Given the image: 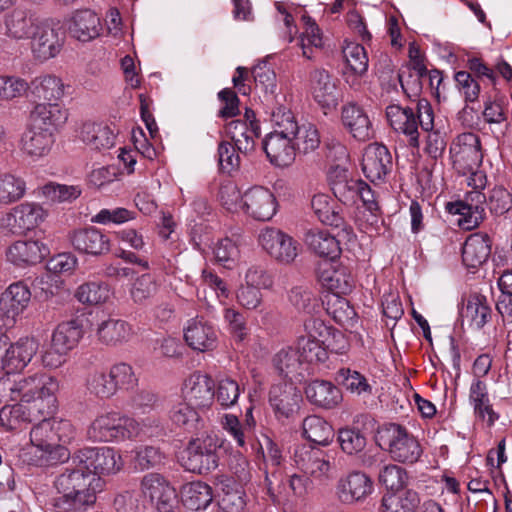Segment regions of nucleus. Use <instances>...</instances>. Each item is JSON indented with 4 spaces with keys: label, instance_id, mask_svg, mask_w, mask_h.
<instances>
[{
    "label": "nucleus",
    "instance_id": "f257e3e1",
    "mask_svg": "<svg viewBox=\"0 0 512 512\" xmlns=\"http://www.w3.org/2000/svg\"><path fill=\"white\" fill-rule=\"evenodd\" d=\"M74 466L65 468L53 482L57 496L53 498L52 505L57 512L80 510L96 501L99 478L80 466Z\"/></svg>",
    "mask_w": 512,
    "mask_h": 512
},
{
    "label": "nucleus",
    "instance_id": "f03ea898",
    "mask_svg": "<svg viewBox=\"0 0 512 512\" xmlns=\"http://www.w3.org/2000/svg\"><path fill=\"white\" fill-rule=\"evenodd\" d=\"M87 435L94 442L131 439L140 436V424L135 419L118 412H106L93 420Z\"/></svg>",
    "mask_w": 512,
    "mask_h": 512
},
{
    "label": "nucleus",
    "instance_id": "7ed1b4c3",
    "mask_svg": "<svg viewBox=\"0 0 512 512\" xmlns=\"http://www.w3.org/2000/svg\"><path fill=\"white\" fill-rule=\"evenodd\" d=\"M221 445L216 435L191 439L182 452L181 464L189 472L204 474L218 466Z\"/></svg>",
    "mask_w": 512,
    "mask_h": 512
},
{
    "label": "nucleus",
    "instance_id": "20e7f679",
    "mask_svg": "<svg viewBox=\"0 0 512 512\" xmlns=\"http://www.w3.org/2000/svg\"><path fill=\"white\" fill-rule=\"evenodd\" d=\"M380 440L387 446L391 457L398 462L415 463L422 454L417 439L405 427L389 423L379 431Z\"/></svg>",
    "mask_w": 512,
    "mask_h": 512
},
{
    "label": "nucleus",
    "instance_id": "39448f33",
    "mask_svg": "<svg viewBox=\"0 0 512 512\" xmlns=\"http://www.w3.org/2000/svg\"><path fill=\"white\" fill-rule=\"evenodd\" d=\"M72 464L82 467L100 479L101 475L115 474L123 467L121 456L110 447H86L77 450L72 458Z\"/></svg>",
    "mask_w": 512,
    "mask_h": 512
},
{
    "label": "nucleus",
    "instance_id": "423d86ee",
    "mask_svg": "<svg viewBox=\"0 0 512 512\" xmlns=\"http://www.w3.org/2000/svg\"><path fill=\"white\" fill-rule=\"evenodd\" d=\"M55 393L36 396L30 403H16L4 406L0 410V423L13 427L14 421L36 422L41 419H51L56 410Z\"/></svg>",
    "mask_w": 512,
    "mask_h": 512
},
{
    "label": "nucleus",
    "instance_id": "0eeeda50",
    "mask_svg": "<svg viewBox=\"0 0 512 512\" xmlns=\"http://www.w3.org/2000/svg\"><path fill=\"white\" fill-rule=\"evenodd\" d=\"M30 39L34 56L45 61L59 54L65 41V31L58 19L43 18Z\"/></svg>",
    "mask_w": 512,
    "mask_h": 512
},
{
    "label": "nucleus",
    "instance_id": "6e6552de",
    "mask_svg": "<svg viewBox=\"0 0 512 512\" xmlns=\"http://www.w3.org/2000/svg\"><path fill=\"white\" fill-rule=\"evenodd\" d=\"M59 388L55 378L47 375H34L21 378L13 383L7 384L11 401L26 404L30 403L36 396L55 393Z\"/></svg>",
    "mask_w": 512,
    "mask_h": 512
},
{
    "label": "nucleus",
    "instance_id": "1a4fd4ad",
    "mask_svg": "<svg viewBox=\"0 0 512 512\" xmlns=\"http://www.w3.org/2000/svg\"><path fill=\"white\" fill-rule=\"evenodd\" d=\"M337 79L324 68H314L308 76V89L313 99L324 110L335 109L340 100Z\"/></svg>",
    "mask_w": 512,
    "mask_h": 512
},
{
    "label": "nucleus",
    "instance_id": "9d476101",
    "mask_svg": "<svg viewBox=\"0 0 512 512\" xmlns=\"http://www.w3.org/2000/svg\"><path fill=\"white\" fill-rule=\"evenodd\" d=\"M295 466L314 478L329 477L332 470L330 457L323 450L309 444L297 445L293 451Z\"/></svg>",
    "mask_w": 512,
    "mask_h": 512
},
{
    "label": "nucleus",
    "instance_id": "9b49d317",
    "mask_svg": "<svg viewBox=\"0 0 512 512\" xmlns=\"http://www.w3.org/2000/svg\"><path fill=\"white\" fill-rule=\"evenodd\" d=\"M372 492L373 481L362 471H351L336 483V497L343 504L363 502Z\"/></svg>",
    "mask_w": 512,
    "mask_h": 512
},
{
    "label": "nucleus",
    "instance_id": "f8f14e48",
    "mask_svg": "<svg viewBox=\"0 0 512 512\" xmlns=\"http://www.w3.org/2000/svg\"><path fill=\"white\" fill-rule=\"evenodd\" d=\"M262 248L275 260L289 264L298 255V244L289 235L279 229L267 227L259 235Z\"/></svg>",
    "mask_w": 512,
    "mask_h": 512
},
{
    "label": "nucleus",
    "instance_id": "ddd939ff",
    "mask_svg": "<svg viewBox=\"0 0 512 512\" xmlns=\"http://www.w3.org/2000/svg\"><path fill=\"white\" fill-rule=\"evenodd\" d=\"M311 208L319 221L339 229L338 236H343L347 241L354 237L352 227L346 223L342 215V209L327 194H315L311 199Z\"/></svg>",
    "mask_w": 512,
    "mask_h": 512
},
{
    "label": "nucleus",
    "instance_id": "4468645a",
    "mask_svg": "<svg viewBox=\"0 0 512 512\" xmlns=\"http://www.w3.org/2000/svg\"><path fill=\"white\" fill-rule=\"evenodd\" d=\"M242 209L255 220H270L277 209L274 194L264 187H253L242 196Z\"/></svg>",
    "mask_w": 512,
    "mask_h": 512
},
{
    "label": "nucleus",
    "instance_id": "2eb2a0df",
    "mask_svg": "<svg viewBox=\"0 0 512 512\" xmlns=\"http://www.w3.org/2000/svg\"><path fill=\"white\" fill-rule=\"evenodd\" d=\"M361 166L371 182L383 181L392 170V155L383 144H369L364 150Z\"/></svg>",
    "mask_w": 512,
    "mask_h": 512
},
{
    "label": "nucleus",
    "instance_id": "dca6fc26",
    "mask_svg": "<svg viewBox=\"0 0 512 512\" xmlns=\"http://www.w3.org/2000/svg\"><path fill=\"white\" fill-rule=\"evenodd\" d=\"M303 398L293 384L274 385L269 391V403L278 420L292 418L300 409Z\"/></svg>",
    "mask_w": 512,
    "mask_h": 512
},
{
    "label": "nucleus",
    "instance_id": "f3484780",
    "mask_svg": "<svg viewBox=\"0 0 512 512\" xmlns=\"http://www.w3.org/2000/svg\"><path fill=\"white\" fill-rule=\"evenodd\" d=\"M141 488L159 512H170L173 509L176 501L175 489L161 474H146L141 481Z\"/></svg>",
    "mask_w": 512,
    "mask_h": 512
},
{
    "label": "nucleus",
    "instance_id": "a211bd4d",
    "mask_svg": "<svg viewBox=\"0 0 512 512\" xmlns=\"http://www.w3.org/2000/svg\"><path fill=\"white\" fill-rule=\"evenodd\" d=\"M487 202L486 196L481 190H472L466 193L463 200L455 203H449L451 213L462 216L460 223L467 230L476 228L484 219V203Z\"/></svg>",
    "mask_w": 512,
    "mask_h": 512
},
{
    "label": "nucleus",
    "instance_id": "6ab92c4d",
    "mask_svg": "<svg viewBox=\"0 0 512 512\" xmlns=\"http://www.w3.org/2000/svg\"><path fill=\"white\" fill-rule=\"evenodd\" d=\"M341 123L345 130L358 141H367L374 135L367 112L355 102H348L342 106Z\"/></svg>",
    "mask_w": 512,
    "mask_h": 512
},
{
    "label": "nucleus",
    "instance_id": "aec40b11",
    "mask_svg": "<svg viewBox=\"0 0 512 512\" xmlns=\"http://www.w3.org/2000/svg\"><path fill=\"white\" fill-rule=\"evenodd\" d=\"M69 240L73 248L82 254L100 256L110 251L109 237L95 227L74 230Z\"/></svg>",
    "mask_w": 512,
    "mask_h": 512
},
{
    "label": "nucleus",
    "instance_id": "412c9836",
    "mask_svg": "<svg viewBox=\"0 0 512 512\" xmlns=\"http://www.w3.org/2000/svg\"><path fill=\"white\" fill-rule=\"evenodd\" d=\"M215 384L207 374L195 372L185 381V400L196 408L209 407L214 400Z\"/></svg>",
    "mask_w": 512,
    "mask_h": 512
},
{
    "label": "nucleus",
    "instance_id": "4be33fe9",
    "mask_svg": "<svg viewBox=\"0 0 512 512\" xmlns=\"http://www.w3.org/2000/svg\"><path fill=\"white\" fill-rule=\"evenodd\" d=\"M263 149L269 161L279 167L292 164L296 150L292 135L269 133L263 141Z\"/></svg>",
    "mask_w": 512,
    "mask_h": 512
},
{
    "label": "nucleus",
    "instance_id": "5701e85b",
    "mask_svg": "<svg viewBox=\"0 0 512 512\" xmlns=\"http://www.w3.org/2000/svg\"><path fill=\"white\" fill-rule=\"evenodd\" d=\"M37 422L38 423L34 425L30 431L31 443L35 447L48 452L50 455L53 453L57 454L59 461L68 459V450L63 446L56 445L55 443L57 438L55 424L59 425V423L52 419H41Z\"/></svg>",
    "mask_w": 512,
    "mask_h": 512
},
{
    "label": "nucleus",
    "instance_id": "b1692460",
    "mask_svg": "<svg viewBox=\"0 0 512 512\" xmlns=\"http://www.w3.org/2000/svg\"><path fill=\"white\" fill-rule=\"evenodd\" d=\"M42 19L32 10L14 9L6 15V33L17 40L30 39Z\"/></svg>",
    "mask_w": 512,
    "mask_h": 512
},
{
    "label": "nucleus",
    "instance_id": "393cba45",
    "mask_svg": "<svg viewBox=\"0 0 512 512\" xmlns=\"http://www.w3.org/2000/svg\"><path fill=\"white\" fill-rule=\"evenodd\" d=\"M386 116L391 127L409 137V145L419 147L418 122L414 109L393 104L387 107Z\"/></svg>",
    "mask_w": 512,
    "mask_h": 512
},
{
    "label": "nucleus",
    "instance_id": "a878e982",
    "mask_svg": "<svg viewBox=\"0 0 512 512\" xmlns=\"http://www.w3.org/2000/svg\"><path fill=\"white\" fill-rule=\"evenodd\" d=\"M48 247L38 240L16 241L7 250V259L17 266L35 265L48 254Z\"/></svg>",
    "mask_w": 512,
    "mask_h": 512
},
{
    "label": "nucleus",
    "instance_id": "bb28decb",
    "mask_svg": "<svg viewBox=\"0 0 512 512\" xmlns=\"http://www.w3.org/2000/svg\"><path fill=\"white\" fill-rule=\"evenodd\" d=\"M331 190L334 196L345 205H353L358 200L361 179L349 177L345 167L335 165L329 175Z\"/></svg>",
    "mask_w": 512,
    "mask_h": 512
},
{
    "label": "nucleus",
    "instance_id": "cd10ccee",
    "mask_svg": "<svg viewBox=\"0 0 512 512\" xmlns=\"http://www.w3.org/2000/svg\"><path fill=\"white\" fill-rule=\"evenodd\" d=\"M184 338L192 349L204 352L215 347L217 335L214 327L207 321L203 318H195L188 322L184 330Z\"/></svg>",
    "mask_w": 512,
    "mask_h": 512
},
{
    "label": "nucleus",
    "instance_id": "c85d7f7f",
    "mask_svg": "<svg viewBox=\"0 0 512 512\" xmlns=\"http://www.w3.org/2000/svg\"><path fill=\"white\" fill-rule=\"evenodd\" d=\"M339 238L344 239L343 236L332 235L326 230L310 229L305 233L304 241L319 257L335 260L341 254Z\"/></svg>",
    "mask_w": 512,
    "mask_h": 512
},
{
    "label": "nucleus",
    "instance_id": "c756f323",
    "mask_svg": "<svg viewBox=\"0 0 512 512\" xmlns=\"http://www.w3.org/2000/svg\"><path fill=\"white\" fill-rule=\"evenodd\" d=\"M307 400L320 408L332 409L342 401L340 389L327 380H313L305 387Z\"/></svg>",
    "mask_w": 512,
    "mask_h": 512
},
{
    "label": "nucleus",
    "instance_id": "7c9ffc66",
    "mask_svg": "<svg viewBox=\"0 0 512 512\" xmlns=\"http://www.w3.org/2000/svg\"><path fill=\"white\" fill-rule=\"evenodd\" d=\"M68 29L70 34L77 40L88 42L101 34L102 24L95 12L84 9L75 12Z\"/></svg>",
    "mask_w": 512,
    "mask_h": 512
},
{
    "label": "nucleus",
    "instance_id": "2f4dec72",
    "mask_svg": "<svg viewBox=\"0 0 512 512\" xmlns=\"http://www.w3.org/2000/svg\"><path fill=\"white\" fill-rule=\"evenodd\" d=\"M39 348L38 342L34 338H21L13 344L7 345L6 372L11 373L22 370L30 363Z\"/></svg>",
    "mask_w": 512,
    "mask_h": 512
},
{
    "label": "nucleus",
    "instance_id": "473e14b6",
    "mask_svg": "<svg viewBox=\"0 0 512 512\" xmlns=\"http://www.w3.org/2000/svg\"><path fill=\"white\" fill-rule=\"evenodd\" d=\"M67 111L57 103L37 104L30 113V124L35 129H47L52 134L66 122Z\"/></svg>",
    "mask_w": 512,
    "mask_h": 512
},
{
    "label": "nucleus",
    "instance_id": "72a5a7b5",
    "mask_svg": "<svg viewBox=\"0 0 512 512\" xmlns=\"http://www.w3.org/2000/svg\"><path fill=\"white\" fill-rule=\"evenodd\" d=\"M30 299L31 292L25 282L12 283L0 297V311L8 318H15L27 307Z\"/></svg>",
    "mask_w": 512,
    "mask_h": 512
},
{
    "label": "nucleus",
    "instance_id": "f704fd0d",
    "mask_svg": "<svg viewBox=\"0 0 512 512\" xmlns=\"http://www.w3.org/2000/svg\"><path fill=\"white\" fill-rule=\"evenodd\" d=\"M54 137L47 129H35L29 125L21 137V150L32 159L46 156L52 147Z\"/></svg>",
    "mask_w": 512,
    "mask_h": 512
},
{
    "label": "nucleus",
    "instance_id": "c9c22d12",
    "mask_svg": "<svg viewBox=\"0 0 512 512\" xmlns=\"http://www.w3.org/2000/svg\"><path fill=\"white\" fill-rule=\"evenodd\" d=\"M469 401L473 406L475 417L486 422L488 427L493 426L499 419V414L494 411L490 403L485 382L476 380L472 383L469 392Z\"/></svg>",
    "mask_w": 512,
    "mask_h": 512
},
{
    "label": "nucleus",
    "instance_id": "e433bc0d",
    "mask_svg": "<svg viewBox=\"0 0 512 512\" xmlns=\"http://www.w3.org/2000/svg\"><path fill=\"white\" fill-rule=\"evenodd\" d=\"M96 335L102 344L116 346L128 342L133 335V330L124 320L108 318L97 324Z\"/></svg>",
    "mask_w": 512,
    "mask_h": 512
},
{
    "label": "nucleus",
    "instance_id": "4c0bfd02",
    "mask_svg": "<svg viewBox=\"0 0 512 512\" xmlns=\"http://www.w3.org/2000/svg\"><path fill=\"white\" fill-rule=\"evenodd\" d=\"M226 133L237 150L247 154L255 148V138L260 135V126L258 122H251V126H248L242 120H232L226 125Z\"/></svg>",
    "mask_w": 512,
    "mask_h": 512
},
{
    "label": "nucleus",
    "instance_id": "58836bf2",
    "mask_svg": "<svg viewBox=\"0 0 512 512\" xmlns=\"http://www.w3.org/2000/svg\"><path fill=\"white\" fill-rule=\"evenodd\" d=\"M488 235L472 234L463 244L462 261L468 268H478L486 262L491 253Z\"/></svg>",
    "mask_w": 512,
    "mask_h": 512
},
{
    "label": "nucleus",
    "instance_id": "ea45409f",
    "mask_svg": "<svg viewBox=\"0 0 512 512\" xmlns=\"http://www.w3.org/2000/svg\"><path fill=\"white\" fill-rule=\"evenodd\" d=\"M450 151L455 154L456 161H466L470 167L482 161L480 138L472 132L460 134L452 143Z\"/></svg>",
    "mask_w": 512,
    "mask_h": 512
},
{
    "label": "nucleus",
    "instance_id": "a19ab883",
    "mask_svg": "<svg viewBox=\"0 0 512 512\" xmlns=\"http://www.w3.org/2000/svg\"><path fill=\"white\" fill-rule=\"evenodd\" d=\"M318 281L323 287L333 292V295L348 294L352 291L355 281L347 268L334 269L331 266L318 269Z\"/></svg>",
    "mask_w": 512,
    "mask_h": 512
},
{
    "label": "nucleus",
    "instance_id": "79ce46f5",
    "mask_svg": "<svg viewBox=\"0 0 512 512\" xmlns=\"http://www.w3.org/2000/svg\"><path fill=\"white\" fill-rule=\"evenodd\" d=\"M420 505L419 494L409 488L387 492L381 500V512H416Z\"/></svg>",
    "mask_w": 512,
    "mask_h": 512
},
{
    "label": "nucleus",
    "instance_id": "37998d69",
    "mask_svg": "<svg viewBox=\"0 0 512 512\" xmlns=\"http://www.w3.org/2000/svg\"><path fill=\"white\" fill-rule=\"evenodd\" d=\"M84 335L82 320L72 319L60 323L54 330L51 342L58 351H70Z\"/></svg>",
    "mask_w": 512,
    "mask_h": 512
},
{
    "label": "nucleus",
    "instance_id": "c03bdc74",
    "mask_svg": "<svg viewBox=\"0 0 512 512\" xmlns=\"http://www.w3.org/2000/svg\"><path fill=\"white\" fill-rule=\"evenodd\" d=\"M181 498L189 510H204L213 500L212 488L202 481L190 482L182 486Z\"/></svg>",
    "mask_w": 512,
    "mask_h": 512
},
{
    "label": "nucleus",
    "instance_id": "a18cd8bd",
    "mask_svg": "<svg viewBox=\"0 0 512 512\" xmlns=\"http://www.w3.org/2000/svg\"><path fill=\"white\" fill-rule=\"evenodd\" d=\"M302 436L312 443L326 446L333 440L334 430L322 417L310 415L302 422Z\"/></svg>",
    "mask_w": 512,
    "mask_h": 512
},
{
    "label": "nucleus",
    "instance_id": "49530a36",
    "mask_svg": "<svg viewBox=\"0 0 512 512\" xmlns=\"http://www.w3.org/2000/svg\"><path fill=\"white\" fill-rule=\"evenodd\" d=\"M80 137L93 149H107L114 145V134L108 126L96 123L83 124Z\"/></svg>",
    "mask_w": 512,
    "mask_h": 512
},
{
    "label": "nucleus",
    "instance_id": "de8ad7c7",
    "mask_svg": "<svg viewBox=\"0 0 512 512\" xmlns=\"http://www.w3.org/2000/svg\"><path fill=\"white\" fill-rule=\"evenodd\" d=\"M32 92L39 99L57 101L64 95V85L56 76L45 75L35 78L32 83Z\"/></svg>",
    "mask_w": 512,
    "mask_h": 512
},
{
    "label": "nucleus",
    "instance_id": "09e8293b",
    "mask_svg": "<svg viewBox=\"0 0 512 512\" xmlns=\"http://www.w3.org/2000/svg\"><path fill=\"white\" fill-rule=\"evenodd\" d=\"M272 363L280 376L292 378L293 375L297 374L302 361L297 350L287 347L275 354Z\"/></svg>",
    "mask_w": 512,
    "mask_h": 512
},
{
    "label": "nucleus",
    "instance_id": "8fccbe9b",
    "mask_svg": "<svg viewBox=\"0 0 512 512\" xmlns=\"http://www.w3.org/2000/svg\"><path fill=\"white\" fill-rule=\"evenodd\" d=\"M75 297L83 304L97 305L109 299L110 289L103 282H87L77 288Z\"/></svg>",
    "mask_w": 512,
    "mask_h": 512
},
{
    "label": "nucleus",
    "instance_id": "3c124183",
    "mask_svg": "<svg viewBox=\"0 0 512 512\" xmlns=\"http://www.w3.org/2000/svg\"><path fill=\"white\" fill-rule=\"evenodd\" d=\"M195 408L188 402L178 403L172 408L170 418L174 424L188 432L197 431L201 427V422Z\"/></svg>",
    "mask_w": 512,
    "mask_h": 512
},
{
    "label": "nucleus",
    "instance_id": "603ef678",
    "mask_svg": "<svg viewBox=\"0 0 512 512\" xmlns=\"http://www.w3.org/2000/svg\"><path fill=\"white\" fill-rule=\"evenodd\" d=\"M159 285L151 274H143L135 279L130 296L136 304H147L158 292Z\"/></svg>",
    "mask_w": 512,
    "mask_h": 512
},
{
    "label": "nucleus",
    "instance_id": "864d4df0",
    "mask_svg": "<svg viewBox=\"0 0 512 512\" xmlns=\"http://www.w3.org/2000/svg\"><path fill=\"white\" fill-rule=\"evenodd\" d=\"M378 480L387 489V492H396L407 488L408 475L401 466L388 464L380 469Z\"/></svg>",
    "mask_w": 512,
    "mask_h": 512
},
{
    "label": "nucleus",
    "instance_id": "5fc2aeb1",
    "mask_svg": "<svg viewBox=\"0 0 512 512\" xmlns=\"http://www.w3.org/2000/svg\"><path fill=\"white\" fill-rule=\"evenodd\" d=\"M338 442L347 455H358L364 451L367 438L358 428L346 427L338 431Z\"/></svg>",
    "mask_w": 512,
    "mask_h": 512
},
{
    "label": "nucleus",
    "instance_id": "6e6d98bb",
    "mask_svg": "<svg viewBox=\"0 0 512 512\" xmlns=\"http://www.w3.org/2000/svg\"><path fill=\"white\" fill-rule=\"evenodd\" d=\"M89 391L99 398L107 399L115 395L117 390L110 372L95 370L87 379Z\"/></svg>",
    "mask_w": 512,
    "mask_h": 512
},
{
    "label": "nucleus",
    "instance_id": "4d7b16f0",
    "mask_svg": "<svg viewBox=\"0 0 512 512\" xmlns=\"http://www.w3.org/2000/svg\"><path fill=\"white\" fill-rule=\"evenodd\" d=\"M302 362L323 363L328 359L325 347L319 341L307 337H299L296 348Z\"/></svg>",
    "mask_w": 512,
    "mask_h": 512
},
{
    "label": "nucleus",
    "instance_id": "13d9d810",
    "mask_svg": "<svg viewBox=\"0 0 512 512\" xmlns=\"http://www.w3.org/2000/svg\"><path fill=\"white\" fill-rule=\"evenodd\" d=\"M82 193L79 186L50 182L42 187L44 197L53 203L72 202Z\"/></svg>",
    "mask_w": 512,
    "mask_h": 512
},
{
    "label": "nucleus",
    "instance_id": "bf43d9fd",
    "mask_svg": "<svg viewBox=\"0 0 512 512\" xmlns=\"http://www.w3.org/2000/svg\"><path fill=\"white\" fill-rule=\"evenodd\" d=\"M25 193V182L11 174L0 176V204L18 201Z\"/></svg>",
    "mask_w": 512,
    "mask_h": 512
},
{
    "label": "nucleus",
    "instance_id": "052dcab7",
    "mask_svg": "<svg viewBox=\"0 0 512 512\" xmlns=\"http://www.w3.org/2000/svg\"><path fill=\"white\" fill-rule=\"evenodd\" d=\"M295 150L304 154L317 149L320 145V136L317 128L313 124H304L297 128V132L292 135Z\"/></svg>",
    "mask_w": 512,
    "mask_h": 512
},
{
    "label": "nucleus",
    "instance_id": "680f3d73",
    "mask_svg": "<svg viewBox=\"0 0 512 512\" xmlns=\"http://www.w3.org/2000/svg\"><path fill=\"white\" fill-rule=\"evenodd\" d=\"M460 314L462 318L470 321L472 327L481 329L490 319L491 309L476 298L474 300H468Z\"/></svg>",
    "mask_w": 512,
    "mask_h": 512
},
{
    "label": "nucleus",
    "instance_id": "e2e57ef3",
    "mask_svg": "<svg viewBox=\"0 0 512 512\" xmlns=\"http://www.w3.org/2000/svg\"><path fill=\"white\" fill-rule=\"evenodd\" d=\"M271 122L273 124L271 133L275 134L293 135L299 127L293 113L284 106H279L272 111Z\"/></svg>",
    "mask_w": 512,
    "mask_h": 512
},
{
    "label": "nucleus",
    "instance_id": "0e129e2a",
    "mask_svg": "<svg viewBox=\"0 0 512 512\" xmlns=\"http://www.w3.org/2000/svg\"><path fill=\"white\" fill-rule=\"evenodd\" d=\"M16 210L19 217L18 222L21 223L25 232L35 228L46 216L43 208L35 203L20 204L16 206Z\"/></svg>",
    "mask_w": 512,
    "mask_h": 512
},
{
    "label": "nucleus",
    "instance_id": "69168bd1",
    "mask_svg": "<svg viewBox=\"0 0 512 512\" xmlns=\"http://www.w3.org/2000/svg\"><path fill=\"white\" fill-rule=\"evenodd\" d=\"M164 455L154 446L140 447L135 451L134 467L141 471L156 468L163 463Z\"/></svg>",
    "mask_w": 512,
    "mask_h": 512
},
{
    "label": "nucleus",
    "instance_id": "338daca9",
    "mask_svg": "<svg viewBox=\"0 0 512 512\" xmlns=\"http://www.w3.org/2000/svg\"><path fill=\"white\" fill-rule=\"evenodd\" d=\"M338 381L350 392L358 395L362 393H371V386L367 379L357 371L350 369H341L338 371Z\"/></svg>",
    "mask_w": 512,
    "mask_h": 512
},
{
    "label": "nucleus",
    "instance_id": "774afa93",
    "mask_svg": "<svg viewBox=\"0 0 512 512\" xmlns=\"http://www.w3.org/2000/svg\"><path fill=\"white\" fill-rule=\"evenodd\" d=\"M239 395L238 383L230 378L220 380L216 390H214V398L224 408L235 405Z\"/></svg>",
    "mask_w": 512,
    "mask_h": 512
}]
</instances>
